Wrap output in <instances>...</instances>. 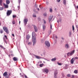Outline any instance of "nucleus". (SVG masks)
<instances>
[{
	"instance_id": "7ed1b4c3",
	"label": "nucleus",
	"mask_w": 78,
	"mask_h": 78,
	"mask_svg": "<svg viewBox=\"0 0 78 78\" xmlns=\"http://www.w3.org/2000/svg\"><path fill=\"white\" fill-rule=\"evenodd\" d=\"M75 53V50H73L71 51V52H68L67 54V56H69V55L70 56H72L74 53Z\"/></svg>"
},
{
	"instance_id": "ea45409f",
	"label": "nucleus",
	"mask_w": 78,
	"mask_h": 78,
	"mask_svg": "<svg viewBox=\"0 0 78 78\" xmlns=\"http://www.w3.org/2000/svg\"><path fill=\"white\" fill-rule=\"evenodd\" d=\"M3 8L2 7H0V10H2Z\"/></svg>"
},
{
	"instance_id": "c03bdc74",
	"label": "nucleus",
	"mask_w": 78,
	"mask_h": 78,
	"mask_svg": "<svg viewBox=\"0 0 78 78\" xmlns=\"http://www.w3.org/2000/svg\"><path fill=\"white\" fill-rule=\"evenodd\" d=\"M61 0H57V1L58 2H60Z\"/></svg>"
},
{
	"instance_id": "13d9d810",
	"label": "nucleus",
	"mask_w": 78,
	"mask_h": 78,
	"mask_svg": "<svg viewBox=\"0 0 78 78\" xmlns=\"http://www.w3.org/2000/svg\"><path fill=\"white\" fill-rule=\"evenodd\" d=\"M20 8V7L19 6H18V8Z\"/></svg>"
},
{
	"instance_id": "8fccbe9b",
	"label": "nucleus",
	"mask_w": 78,
	"mask_h": 78,
	"mask_svg": "<svg viewBox=\"0 0 78 78\" xmlns=\"http://www.w3.org/2000/svg\"><path fill=\"white\" fill-rule=\"evenodd\" d=\"M48 4H49L48 2H46V4L48 5Z\"/></svg>"
},
{
	"instance_id": "864d4df0",
	"label": "nucleus",
	"mask_w": 78,
	"mask_h": 78,
	"mask_svg": "<svg viewBox=\"0 0 78 78\" xmlns=\"http://www.w3.org/2000/svg\"><path fill=\"white\" fill-rule=\"evenodd\" d=\"M55 38H56L57 39V36H55Z\"/></svg>"
},
{
	"instance_id": "4468645a",
	"label": "nucleus",
	"mask_w": 78,
	"mask_h": 78,
	"mask_svg": "<svg viewBox=\"0 0 78 78\" xmlns=\"http://www.w3.org/2000/svg\"><path fill=\"white\" fill-rule=\"evenodd\" d=\"M52 17V16H49V23L50 22V21H51V20Z\"/></svg>"
},
{
	"instance_id": "a211bd4d",
	"label": "nucleus",
	"mask_w": 78,
	"mask_h": 78,
	"mask_svg": "<svg viewBox=\"0 0 78 78\" xmlns=\"http://www.w3.org/2000/svg\"><path fill=\"white\" fill-rule=\"evenodd\" d=\"M0 32L1 34H2L3 33V30L2 29H0Z\"/></svg>"
},
{
	"instance_id": "393cba45",
	"label": "nucleus",
	"mask_w": 78,
	"mask_h": 78,
	"mask_svg": "<svg viewBox=\"0 0 78 78\" xmlns=\"http://www.w3.org/2000/svg\"><path fill=\"white\" fill-rule=\"evenodd\" d=\"M44 66V64H40V67H42Z\"/></svg>"
},
{
	"instance_id": "c756f323",
	"label": "nucleus",
	"mask_w": 78,
	"mask_h": 78,
	"mask_svg": "<svg viewBox=\"0 0 78 78\" xmlns=\"http://www.w3.org/2000/svg\"><path fill=\"white\" fill-rule=\"evenodd\" d=\"M3 39H4V41L6 43V41L5 39L4 38V37Z\"/></svg>"
},
{
	"instance_id": "a18cd8bd",
	"label": "nucleus",
	"mask_w": 78,
	"mask_h": 78,
	"mask_svg": "<svg viewBox=\"0 0 78 78\" xmlns=\"http://www.w3.org/2000/svg\"><path fill=\"white\" fill-rule=\"evenodd\" d=\"M49 11H50V12H52V10H49Z\"/></svg>"
},
{
	"instance_id": "f8f14e48",
	"label": "nucleus",
	"mask_w": 78,
	"mask_h": 78,
	"mask_svg": "<svg viewBox=\"0 0 78 78\" xmlns=\"http://www.w3.org/2000/svg\"><path fill=\"white\" fill-rule=\"evenodd\" d=\"M3 76L5 77L7 75V72H5L3 74Z\"/></svg>"
},
{
	"instance_id": "9d476101",
	"label": "nucleus",
	"mask_w": 78,
	"mask_h": 78,
	"mask_svg": "<svg viewBox=\"0 0 78 78\" xmlns=\"http://www.w3.org/2000/svg\"><path fill=\"white\" fill-rule=\"evenodd\" d=\"M5 8H8V4H3Z\"/></svg>"
},
{
	"instance_id": "ddd939ff",
	"label": "nucleus",
	"mask_w": 78,
	"mask_h": 78,
	"mask_svg": "<svg viewBox=\"0 0 78 78\" xmlns=\"http://www.w3.org/2000/svg\"><path fill=\"white\" fill-rule=\"evenodd\" d=\"M13 59L15 61H18V58H16V57H14L13 58Z\"/></svg>"
},
{
	"instance_id": "f257e3e1",
	"label": "nucleus",
	"mask_w": 78,
	"mask_h": 78,
	"mask_svg": "<svg viewBox=\"0 0 78 78\" xmlns=\"http://www.w3.org/2000/svg\"><path fill=\"white\" fill-rule=\"evenodd\" d=\"M32 41H33V45H34V44H36V33L34 32L32 33Z\"/></svg>"
},
{
	"instance_id": "b1692460",
	"label": "nucleus",
	"mask_w": 78,
	"mask_h": 78,
	"mask_svg": "<svg viewBox=\"0 0 78 78\" xmlns=\"http://www.w3.org/2000/svg\"><path fill=\"white\" fill-rule=\"evenodd\" d=\"M63 4H64V5H66V0H63Z\"/></svg>"
},
{
	"instance_id": "e433bc0d",
	"label": "nucleus",
	"mask_w": 78,
	"mask_h": 78,
	"mask_svg": "<svg viewBox=\"0 0 78 78\" xmlns=\"http://www.w3.org/2000/svg\"><path fill=\"white\" fill-rule=\"evenodd\" d=\"M0 47L2 48H3V46L2 45H0Z\"/></svg>"
},
{
	"instance_id": "338daca9",
	"label": "nucleus",
	"mask_w": 78,
	"mask_h": 78,
	"mask_svg": "<svg viewBox=\"0 0 78 78\" xmlns=\"http://www.w3.org/2000/svg\"><path fill=\"white\" fill-rule=\"evenodd\" d=\"M20 30H21V28H20Z\"/></svg>"
},
{
	"instance_id": "c85d7f7f",
	"label": "nucleus",
	"mask_w": 78,
	"mask_h": 78,
	"mask_svg": "<svg viewBox=\"0 0 78 78\" xmlns=\"http://www.w3.org/2000/svg\"><path fill=\"white\" fill-rule=\"evenodd\" d=\"M13 24L14 25L15 24V22L14 20L13 21H12Z\"/></svg>"
},
{
	"instance_id": "49530a36",
	"label": "nucleus",
	"mask_w": 78,
	"mask_h": 78,
	"mask_svg": "<svg viewBox=\"0 0 78 78\" xmlns=\"http://www.w3.org/2000/svg\"><path fill=\"white\" fill-rule=\"evenodd\" d=\"M75 58L76 59H78V57H75Z\"/></svg>"
},
{
	"instance_id": "dca6fc26",
	"label": "nucleus",
	"mask_w": 78,
	"mask_h": 78,
	"mask_svg": "<svg viewBox=\"0 0 78 78\" xmlns=\"http://www.w3.org/2000/svg\"><path fill=\"white\" fill-rule=\"evenodd\" d=\"M65 47L66 48H69V46L68 44H66L65 45Z\"/></svg>"
},
{
	"instance_id": "423d86ee",
	"label": "nucleus",
	"mask_w": 78,
	"mask_h": 78,
	"mask_svg": "<svg viewBox=\"0 0 78 78\" xmlns=\"http://www.w3.org/2000/svg\"><path fill=\"white\" fill-rule=\"evenodd\" d=\"M75 59L74 58H73L70 61V62L71 64H73L74 63V62L75 61Z\"/></svg>"
},
{
	"instance_id": "69168bd1",
	"label": "nucleus",
	"mask_w": 78,
	"mask_h": 78,
	"mask_svg": "<svg viewBox=\"0 0 78 78\" xmlns=\"http://www.w3.org/2000/svg\"><path fill=\"white\" fill-rule=\"evenodd\" d=\"M77 32H78V30H77Z\"/></svg>"
},
{
	"instance_id": "c9c22d12",
	"label": "nucleus",
	"mask_w": 78,
	"mask_h": 78,
	"mask_svg": "<svg viewBox=\"0 0 78 78\" xmlns=\"http://www.w3.org/2000/svg\"><path fill=\"white\" fill-rule=\"evenodd\" d=\"M72 77H71V78H74L75 76L74 75H72Z\"/></svg>"
},
{
	"instance_id": "f3484780",
	"label": "nucleus",
	"mask_w": 78,
	"mask_h": 78,
	"mask_svg": "<svg viewBox=\"0 0 78 78\" xmlns=\"http://www.w3.org/2000/svg\"><path fill=\"white\" fill-rule=\"evenodd\" d=\"M10 3V1L9 0L6 1V3L7 5H9Z\"/></svg>"
},
{
	"instance_id": "0e129e2a",
	"label": "nucleus",
	"mask_w": 78,
	"mask_h": 78,
	"mask_svg": "<svg viewBox=\"0 0 78 78\" xmlns=\"http://www.w3.org/2000/svg\"><path fill=\"white\" fill-rule=\"evenodd\" d=\"M40 9H42V8H41Z\"/></svg>"
},
{
	"instance_id": "cd10ccee",
	"label": "nucleus",
	"mask_w": 78,
	"mask_h": 78,
	"mask_svg": "<svg viewBox=\"0 0 78 78\" xmlns=\"http://www.w3.org/2000/svg\"><path fill=\"white\" fill-rule=\"evenodd\" d=\"M67 76L68 77H71V75L70 74H68L67 75Z\"/></svg>"
},
{
	"instance_id": "79ce46f5",
	"label": "nucleus",
	"mask_w": 78,
	"mask_h": 78,
	"mask_svg": "<svg viewBox=\"0 0 78 78\" xmlns=\"http://www.w3.org/2000/svg\"><path fill=\"white\" fill-rule=\"evenodd\" d=\"M38 20H41V19L40 18H38Z\"/></svg>"
},
{
	"instance_id": "20e7f679",
	"label": "nucleus",
	"mask_w": 78,
	"mask_h": 78,
	"mask_svg": "<svg viewBox=\"0 0 78 78\" xmlns=\"http://www.w3.org/2000/svg\"><path fill=\"white\" fill-rule=\"evenodd\" d=\"M12 13V11L11 10H8L7 12V16H10L11 14Z\"/></svg>"
},
{
	"instance_id": "4d7b16f0",
	"label": "nucleus",
	"mask_w": 78,
	"mask_h": 78,
	"mask_svg": "<svg viewBox=\"0 0 78 78\" xmlns=\"http://www.w3.org/2000/svg\"><path fill=\"white\" fill-rule=\"evenodd\" d=\"M20 22H19V24L20 25Z\"/></svg>"
},
{
	"instance_id": "4be33fe9",
	"label": "nucleus",
	"mask_w": 78,
	"mask_h": 78,
	"mask_svg": "<svg viewBox=\"0 0 78 78\" xmlns=\"http://www.w3.org/2000/svg\"><path fill=\"white\" fill-rule=\"evenodd\" d=\"M74 73L75 74H77L78 73V71L77 70H74Z\"/></svg>"
},
{
	"instance_id": "58836bf2",
	"label": "nucleus",
	"mask_w": 78,
	"mask_h": 78,
	"mask_svg": "<svg viewBox=\"0 0 78 78\" xmlns=\"http://www.w3.org/2000/svg\"><path fill=\"white\" fill-rule=\"evenodd\" d=\"M44 16H47V14L45 13L44 14Z\"/></svg>"
},
{
	"instance_id": "09e8293b",
	"label": "nucleus",
	"mask_w": 78,
	"mask_h": 78,
	"mask_svg": "<svg viewBox=\"0 0 78 78\" xmlns=\"http://www.w3.org/2000/svg\"><path fill=\"white\" fill-rule=\"evenodd\" d=\"M12 36H13V37H15V35H14V34H12Z\"/></svg>"
},
{
	"instance_id": "052dcab7",
	"label": "nucleus",
	"mask_w": 78,
	"mask_h": 78,
	"mask_svg": "<svg viewBox=\"0 0 78 78\" xmlns=\"http://www.w3.org/2000/svg\"><path fill=\"white\" fill-rule=\"evenodd\" d=\"M1 23L0 22V26H1Z\"/></svg>"
},
{
	"instance_id": "a19ab883",
	"label": "nucleus",
	"mask_w": 78,
	"mask_h": 78,
	"mask_svg": "<svg viewBox=\"0 0 78 78\" xmlns=\"http://www.w3.org/2000/svg\"><path fill=\"white\" fill-rule=\"evenodd\" d=\"M33 17H36V16L35 15H33Z\"/></svg>"
},
{
	"instance_id": "bf43d9fd",
	"label": "nucleus",
	"mask_w": 78,
	"mask_h": 78,
	"mask_svg": "<svg viewBox=\"0 0 78 78\" xmlns=\"http://www.w3.org/2000/svg\"><path fill=\"white\" fill-rule=\"evenodd\" d=\"M50 10H52V9H50Z\"/></svg>"
},
{
	"instance_id": "473e14b6",
	"label": "nucleus",
	"mask_w": 78,
	"mask_h": 78,
	"mask_svg": "<svg viewBox=\"0 0 78 78\" xmlns=\"http://www.w3.org/2000/svg\"><path fill=\"white\" fill-rule=\"evenodd\" d=\"M16 17V15H14L13 16V18H15V17Z\"/></svg>"
},
{
	"instance_id": "603ef678",
	"label": "nucleus",
	"mask_w": 78,
	"mask_h": 78,
	"mask_svg": "<svg viewBox=\"0 0 78 78\" xmlns=\"http://www.w3.org/2000/svg\"><path fill=\"white\" fill-rule=\"evenodd\" d=\"M61 39H62V40H64V38H63V37H61Z\"/></svg>"
},
{
	"instance_id": "f03ea898",
	"label": "nucleus",
	"mask_w": 78,
	"mask_h": 78,
	"mask_svg": "<svg viewBox=\"0 0 78 78\" xmlns=\"http://www.w3.org/2000/svg\"><path fill=\"white\" fill-rule=\"evenodd\" d=\"M3 28L4 30L6 32V34H9V32L7 27H6L4 26L3 27Z\"/></svg>"
},
{
	"instance_id": "a878e982",
	"label": "nucleus",
	"mask_w": 78,
	"mask_h": 78,
	"mask_svg": "<svg viewBox=\"0 0 78 78\" xmlns=\"http://www.w3.org/2000/svg\"><path fill=\"white\" fill-rule=\"evenodd\" d=\"M72 29H73V30L74 31L75 30V28L73 25L72 26Z\"/></svg>"
},
{
	"instance_id": "2f4dec72",
	"label": "nucleus",
	"mask_w": 78,
	"mask_h": 78,
	"mask_svg": "<svg viewBox=\"0 0 78 78\" xmlns=\"http://www.w3.org/2000/svg\"><path fill=\"white\" fill-rule=\"evenodd\" d=\"M5 37L6 38V39L7 40L8 39V38L6 35H5Z\"/></svg>"
},
{
	"instance_id": "6e6552de",
	"label": "nucleus",
	"mask_w": 78,
	"mask_h": 78,
	"mask_svg": "<svg viewBox=\"0 0 78 78\" xmlns=\"http://www.w3.org/2000/svg\"><path fill=\"white\" fill-rule=\"evenodd\" d=\"M28 20L27 19H25L24 20V23L25 24V25L26 26V24H27V22H28Z\"/></svg>"
},
{
	"instance_id": "3c124183",
	"label": "nucleus",
	"mask_w": 78,
	"mask_h": 78,
	"mask_svg": "<svg viewBox=\"0 0 78 78\" xmlns=\"http://www.w3.org/2000/svg\"><path fill=\"white\" fill-rule=\"evenodd\" d=\"M76 27L78 29V25H76Z\"/></svg>"
},
{
	"instance_id": "5fc2aeb1",
	"label": "nucleus",
	"mask_w": 78,
	"mask_h": 78,
	"mask_svg": "<svg viewBox=\"0 0 78 78\" xmlns=\"http://www.w3.org/2000/svg\"><path fill=\"white\" fill-rule=\"evenodd\" d=\"M37 10H39V8H37Z\"/></svg>"
},
{
	"instance_id": "f704fd0d",
	"label": "nucleus",
	"mask_w": 78,
	"mask_h": 78,
	"mask_svg": "<svg viewBox=\"0 0 78 78\" xmlns=\"http://www.w3.org/2000/svg\"><path fill=\"white\" fill-rule=\"evenodd\" d=\"M31 42H29L28 44V45H31Z\"/></svg>"
},
{
	"instance_id": "7c9ffc66",
	"label": "nucleus",
	"mask_w": 78,
	"mask_h": 78,
	"mask_svg": "<svg viewBox=\"0 0 78 78\" xmlns=\"http://www.w3.org/2000/svg\"><path fill=\"white\" fill-rule=\"evenodd\" d=\"M44 24H45L46 23V21L45 20H43Z\"/></svg>"
},
{
	"instance_id": "6ab92c4d",
	"label": "nucleus",
	"mask_w": 78,
	"mask_h": 78,
	"mask_svg": "<svg viewBox=\"0 0 78 78\" xmlns=\"http://www.w3.org/2000/svg\"><path fill=\"white\" fill-rule=\"evenodd\" d=\"M45 25H43V30H45Z\"/></svg>"
},
{
	"instance_id": "72a5a7b5",
	"label": "nucleus",
	"mask_w": 78,
	"mask_h": 78,
	"mask_svg": "<svg viewBox=\"0 0 78 78\" xmlns=\"http://www.w3.org/2000/svg\"><path fill=\"white\" fill-rule=\"evenodd\" d=\"M50 28H51V29L52 30V26L51 24V25H50Z\"/></svg>"
},
{
	"instance_id": "37998d69",
	"label": "nucleus",
	"mask_w": 78,
	"mask_h": 78,
	"mask_svg": "<svg viewBox=\"0 0 78 78\" xmlns=\"http://www.w3.org/2000/svg\"><path fill=\"white\" fill-rule=\"evenodd\" d=\"M35 7H37V4H35Z\"/></svg>"
},
{
	"instance_id": "e2e57ef3",
	"label": "nucleus",
	"mask_w": 78,
	"mask_h": 78,
	"mask_svg": "<svg viewBox=\"0 0 78 78\" xmlns=\"http://www.w3.org/2000/svg\"><path fill=\"white\" fill-rule=\"evenodd\" d=\"M9 75H10V73H9Z\"/></svg>"
},
{
	"instance_id": "412c9836",
	"label": "nucleus",
	"mask_w": 78,
	"mask_h": 78,
	"mask_svg": "<svg viewBox=\"0 0 78 78\" xmlns=\"http://www.w3.org/2000/svg\"><path fill=\"white\" fill-rule=\"evenodd\" d=\"M2 0H0V5L1 6H2Z\"/></svg>"
},
{
	"instance_id": "4c0bfd02",
	"label": "nucleus",
	"mask_w": 78,
	"mask_h": 78,
	"mask_svg": "<svg viewBox=\"0 0 78 78\" xmlns=\"http://www.w3.org/2000/svg\"><path fill=\"white\" fill-rule=\"evenodd\" d=\"M58 65L61 66V63H59L58 62Z\"/></svg>"
},
{
	"instance_id": "680f3d73",
	"label": "nucleus",
	"mask_w": 78,
	"mask_h": 78,
	"mask_svg": "<svg viewBox=\"0 0 78 78\" xmlns=\"http://www.w3.org/2000/svg\"><path fill=\"white\" fill-rule=\"evenodd\" d=\"M57 22H58V23H59V22H58V21H57Z\"/></svg>"
},
{
	"instance_id": "1a4fd4ad",
	"label": "nucleus",
	"mask_w": 78,
	"mask_h": 78,
	"mask_svg": "<svg viewBox=\"0 0 78 78\" xmlns=\"http://www.w3.org/2000/svg\"><path fill=\"white\" fill-rule=\"evenodd\" d=\"M34 29L35 30V32H37V29L36 26L34 25Z\"/></svg>"
},
{
	"instance_id": "6e6d98bb",
	"label": "nucleus",
	"mask_w": 78,
	"mask_h": 78,
	"mask_svg": "<svg viewBox=\"0 0 78 78\" xmlns=\"http://www.w3.org/2000/svg\"><path fill=\"white\" fill-rule=\"evenodd\" d=\"M41 5H39V7H40V8H41Z\"/></svg>"
},
{
	"instance_id": "774afa93",
	"label": "nucleus",
	"mask_w": 78,
	"mask_h": 78,
	"mask_svg": "<svg viewBox=\"0 0 78 78\" xmlns=\"http://www.w3.org/2000/svg\"><path fill=\"white\" fill-rule=\"evenodd\" d=\"M0 78H1V76H0Z\"/></svg>"
},
{
	"instance_id": "0eeeda50",
	"label": "nucleus",
	"mask_w": 78,
	"mask_h": 78,
	"mask_svg": "<svg viewBox=\"0 0 78 78\" xmlns=\"http://www.w3.org/2000/svg\"><path fill=\"white\" fill-rule=\"evenodd\" d=\"M43 72H45L47 73H48L49 72V70L47 69H44L43 70Z\"/></svg>"
},
{
	"instance_id": "9b49d317",
	"label": "nucleus",
	"mask_w": 78,
	"mask_h": 78,
	"mask_svg": "<svg viewBox=\"0 0 78 78\" xmlns=\"http://www.w3.org/2000/svg\"><path fill=\"white\" fill-rule=\"evenodd\" d=\"M35 57H36V58L38 59H41L42 58L41 57L37 55H35Z\"/></svg>"
},
{
	"instance_id": "2eb2a0df",
	"label": "nucleus",
	"mask_w": 78,
	"mask_h": 78,
	"mask_svg": "<svg viewBox=\"0 0 78 78\" xmlns=\"http://www.w3.org/2000/svg\"><path fill=\"white\" fill-rule=\"evenodd\" d=\"M58 74L57 70H55V72L54 73L55 77L56 75Z\"/></svg>"
},
{
	"instance_id": "39448f33",
	"label": "nucleus",
	"mask_w": 78,
	"mask_h": 78,
	"mask_svg": "<svg viewBox=\"0 0 78 78\" xmlns=\"http://www.w3.org/2000/svg\"><path fill=\"white\" fill-rule=\"evenodd\" d=\"M45 44H46V46L48 47H49L50 46V44L49 42L48 41H46V42H45Z\"/></svg>"
},
{
	"instance_id": "aec40b11",
	"label": "nucleus",
	"mask_w": 78,
	"mask_h": 78,
	"mask_svg": "<svg viewBox=\"0 0 78 78\" xmlns=\"http://www.w3.org/2000/svg\"><path fill=\"white\" fill-rule=\"evenodd\" d=\"M30 38V36L29 35H28L27 37V40H29V39Z\"/></svg>"
},
{
	"instance_id": "bb28decb",
	"label": "nucleus",
	"mask_w": 78,
	"mask_h": 78,
	"mask_svg": "<svg viewBox=\"0 0 78 78\" xmlns=\"http://www.w3.org/2000/svg\"><path fill=\"white\" fill-rule=\"evenodd\" d=\"M74 6L75 8H76L77 9H78V5H77L76 7V5L75 4H74Z\"/></svg>"
},
{
	"instance_id": "5701e85b",
	"label": "nucleus",
	"mask_w": 78,
	"mask_h": 78,
	"mask_svg": "<svg viewBox=\"0 0 78 78\" xmlns=\"http://www.w3.org/2000/svg\"><path fill=\"white\" fill-rule=\"evenodd\" d=\"M56 58H52V59L51 60H52V61H56Z\"/></svg>"
},
{
	"instance_id": "de8ad7c7",
	"label": "nucleus",
	"mask_w": 78,
	"mask_h": 78,
	"mask_svg": "<svg viewBox=\"0 0 78 78\" xmlns=\"http://www.w3.org/2000/svg\"><path fill=\"white\" fill-rule=\"evenodd\" d=\"M25 77L26 78H28V77H27V76L25 75Z\"/></svg>"
}]
</instances>
